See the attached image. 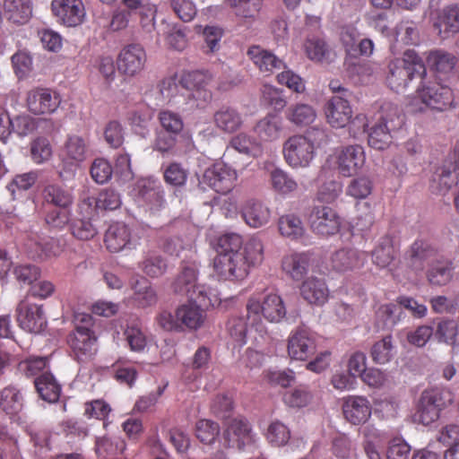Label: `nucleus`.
<instances>
[{
	"label": "nucleus",
	"mask_w": 459,
	"mask_h": 459,
	"mask_svg": "<svg viewBox=\"0 0 459 459\" xmlns=\"http://www.w3.org/2000/svg\"><path fill=\"white\" fill-rule=\"evenodd\" d=\"M198 265L186 264L172 282L177 294L186 295V302L178 307L176 316H202L217 302L215 291L198 281Z\"/></svg>",
	"instance_id": "nucleus-1"
},
{
	"label": "nucleus",
	"mask_w": 459,
	"mask_h": 459,
	"mask_svg": "<svg viewBox=\"0 0 459 459\" xmlns=\"http://www.w3.org/2000/svg\"><path fill=\"white\" fill-rule=\"evenodd\" d=\"M425 66L414 50L408 49L403 58H396L388 64L385 81L388 87L396 91H404L415 79L425 74Z\"/></svg>",
	"instance_id": "nucleus-2"
},
{
	"label": "nucleus",
	"mask_w": 459,
	"mask_h": 459,
	"mask_svg": "<svg viewBox=\"0 0 459 459\" xmlns=\"http://www.w3.org/2000/svg\"><path fill=\"white\" fill-rule=\"evenodd\" d=\"M454 102L452 90L438 82L423 83L415 95L408 99L406 108L409 112H423L426 108L446 110Z\"/></svg>",
	"instance_id": "nucleus-3"
},
{
	"label": "nucleus",
	"mask_w": 459,
	"mask_h": 459,
	"mask_svg": "<svg viewBox=\"0 0 459 459\" xmlns=\"http://www.w3.org/2000/svg\"><path fill=\"white\" fill-rule=\"evenodd\" d=\"M74 330L67 336V344L73 358L78 362H88L97 353V337L94 317H74Z\"/></svg>",
	"instance_id": "nucleus-4"
},
{
	"label": "nucleus",
	"mask_w": 459,
	"mask_h": 459,
	"mask_svg": "<svg viewBox=\"0 0 459 459\" xmlns=\"http://www.w3.org/2000/svg\"><path fill=\"white\" fill-rule=\"evenodd\" d=\"M453 394L448 389L431 388L423 391L412 416L413 421L428 426L436 421L440 411L453 403Z\"/></svg>",
	"instance_id": "nucleus-5"
},
{
	"label": "nucleus",
	"mask_w": 459,
	"mask_h": 459,
	"mask_svg": "<svg viewBox=\"0 0 459 459\" xmlns=\"http://www.w3.org/2000/svg\"><path fill=\"white\" fill-rule=\"evenodd\" d=\"M403 124V115L396 105L386 103L382 107L379 122L368 132V144L377 150L387 148L392 142L391 132Z\"/></svg>",
	"instance_id": "nucleus-6"
},
{
	"label": "nucleus",
	"mask_w": 459,
	"mask_h": 459,
	"mask_svg": "<svg viewBox=\"0 0 459 459\" xmlns=\"http://www.w3.org/2000/svg\"><path fill=\"white\" fill-rule=\"evenodd\" d=\"M242 244V238L237 233H225L218 238L213 269L221 279H232L233 268L237 266L235 261L241 250Z\"/></svg>",
	"instance_id": "nucleus-7"
},
{
	"label": "nucleus",
	"mask_w": 459,
	"mask_h": 459,
	"mask_svg": "<svg viewBox=\"0 0 459 459\" xmlns=\"http://www.w3.org/2000/svg\"><path fill=\"white\" fill-rule=\"evenodd\" d=\"M282 154L285 162L297 169L309 167L316 157V151L304 134H295L284 142Z\"/></svg>",
	"instance_id": "nucleus-8"
},
{
	"label": "nucleus",
	"mask_w": 459,
	"mask_h": 459,
	"mask_svg": "<svg viewBox=\"0 0 459 459\" xmlns=\"http://www.w3.org/2000/svg\"><path fill=\"white\" fill-rule=\"evenodd\" d=\"M366 161L364 148L360 145H349L334 152L328 162L343 177H351L360 170Z\"/></svg>",
	"instance_id": "nucleus-9"
},
{
	"label": "nucleus",
	"mask_w": 459,
	"mask_h": 459,
	"mask_svg": "<svg viewBox=\"0 0 459 459\" xmlns=\"http://www.w3.org/2000/svg\"><path fill=\"white\" fill-rule=\"evenodd\" d=\"M264 260V245L257 237L250 238L236 258L231 280H243L252 267L259 265Z\"/></svg>",
	"instance_id": "nucleus-10"
},
{
	"label": "nucleus",
	"mask_w": 459,
	"mask_h": 459,
	"mask_svg": "<svg viewBox=\"0 0 459 459\" xmlns=\"http://www.w3.org/2000/svg\"><path fill=\"white\" fill-rule=\"evenodd\" d=\"M131 195L139 205L152 211L159 210L165 202L162 186L152 177L138 179L131 190Z\"/></svg>",
	"instance_id": "nucleus-11"
},
{
	"label": "nucleus",
	"mask_w": 459,
	"mask_h": 459,
	"mask_svg": "<svg viewBox=\"0 0 459 459\" xmlns=\"http://www.w3.org/2000/svg\"><path fill=\"white\" fill-rule=\"evenodd\" d=\"M203 80L204 74L197 71L187 72L181 76L180 84L187 91L184 110L204 108L210 102L212 93L202 85Z\"/></svg>",
	"instance_id": "nucleus-12"
},
{
	"label": "nucleus",
	"mask_w": 459,
	"mask_h": 459,
	"mask_svg": "<svg viewBox=\"0 0 459 459\" xmlns=\"http://www.w3.org/2000/svg\"><path fill=\"white\" fill-rule=\"evenodd\" d=\"M384 20L380 16V22L377 25L378 30L389 38L390 49L393 54L399 51L400 45H415L419 41V31L413 22L403 21L397 24L391 32L385 24H382Z\"/></svg>",
	"instance_id": "nucleus-13"
},
{
	"label": "nucleus",
	"mask_w": 459,
	"mask_h": 459,
	"mask_svg": "<svg viewBox=\"0 0 459 459\" xmlns=\"http://www.w3.org/2000/svg\"><path fill=\"white\" fill-rule=\"evenodd\" d=\"M237 172L223 162H217L205 169L203 182L218 193L226 194L235 186Z\"/></svg>",
	"instance_id": "nucleus-14"
},
{
	"label": "nucleus",
	"mask_w": 459,
	"mask_h": 459,
	"mask_svg": "<svg viewBox=\"0 0 459 459\" xmlns=\"http://www.w3.org/2000/svg\"><path fill=\"white\" fill-rule=\"evenodd\" d=\"M287 351L291 359H308L316 351L315 334L308 329L299 328L290 335Z\"/></svg>",
	"instance_id": "nucleus-15"
},
{
	"label": "nucleus",
	"mask_w": 459,
	"mask_h": 459,
	"mask_svg": "<svg viewBox=\"0 0 459 459\" xmlns=\"http://www.w3.org/2000/svg\"><path fill=\"white\" fill-rule=\"evenodd\" d=\"M51 10L57 22L67 27L82 24L86 16L82 0H52Z\"/></svg>",
	"instance_id": "nucleus-16"
},
{
	"label": "nucleus",
	"mask_w": 459,
	"mask_h": 459,
	"mask_svg": "<svg viewBox=\"0 0 459 459\" xmlns=\"http://www.w3.org/2000/svg\"><path fill=\"white\" fill-rule=\"evenodd\" d=\"M25 247L32 257L48 259L58 256L65 249V241L30 232Z\"/></svg>",
	"instance_id": "nucleus-17"
},
{
	"label": "nucleus",
	"mask_w": 459,
	"mask_h": 459,
	"mask_svg": "<svg viewBox=\"0 0 459 459\" xmlns=\"http://www.w3.org/2000/svg\"><path fill=\"white\" fill-rule=\"evenodd\" d=\"M61 103L60 95L49 89L36 88L27 93L26 105L34 115L52 114Z\"/></svg>",
	"instance_id": "nucleus-18"
},
{
	"label": "nucleus",
	"mask_w": 459,
	"mask_h": 459,
	"mask_svg": "<svg viewBox=\"0 0 459 459\" xmlns=\"http://www.w3.org/2000/svg\"><path fill=\"white\" fill-rule=\"evenodd\" d=\"M310 228L317 235L327 237L336 234L341 220L334 210L328 206H316L310 214Z\"/></svg>",
	"instance_id": "nucleus-19"
},
{
	"label": "nucleus",
	"mask_w": 459,
	"mask_h": 459,
	"mask_svg": "<svg viewBox=\"0 0 459 459\" xmlns=\"http://www.w3.org/2000/svg\"><path fill=\"white\" fill-rule=\"evenodd\" d=\"M146 59L141 45L129 44L121 49L117 56V69L126 76H135L143 70Z\"/></svg>",
	"instance_id": "nucleus-20"
},
{
	"label": "nucleus",
	"mask_w": 459,
	"mask_h": 459,
	"mask_svg": "<svg viewBox=\"0 0 459 459\" xmlns=\"http://www.w3.org/2000/svg\"><path fill=\"white\" fill-rule=\"evenodd\" d=\"M105 244L111 252L131 250L136 247L138 239L132 234L131 229L125 223L111 224L105 234Z\"/></svg>",
	"instance_id": "nucleus-21"
},
{
	"label": "nucleus",
	"mask_w": 459,
	"mask_h": 459,
	"mask_svg": "<svg viewBox=\"0 0 459 459\" xmlns=\"http://www.w3.org/2000/svg\"><path fill=\"white\" fill-rule=\"evenodd\" d=\"M247 309L253 316H286L283 301L275 293L266 294L263 302L260 294L253 295L247 301Z\"/></svg>",
	"instance_id": "nucleus-22"
},
{
	"label": "nucleus",
	"mask_w": 459,
	"mask_h": 459,
	"mask_svg": "<svg viewBox=\"0 0 459 459\" xmlns=\"http://www.w3.org/2000/svg\"><path fill=\"white\" fill-rule=\"evenodd\" d=\"M224 443L229 447L242 449L254 442L248 421L242 418L231 420L223 432Z\"/></svg>",
	"instance_id": "nucleus-23"
},
{
	"label": "nucleus",
	"mask_w": 459,
	"mask_h": 459,
	"mask_svg": "<svg viewBox=\"0 0 459 459\" xmlns=\"http://www.w3.org/2000/svg\"><path fill=\"white\" fill-rule=\"evenodd\" d=\"M344 418L353 425H361L368 421L372 413L368 399L361 395H349L343 399Z\"/></svg>",
	"instance_id": "nucleus-24"
},
{
	"label": "nucleus",
	"mask_w": 459,
	"mask_h": 459,
	"mask_svg": "<svg viewBox=\"0 0 459 459\" xmlns=\"http://www.w3.org/2000/svg\"><path fill=\"white\" fill-rule=\"evenodd\" d=\"M459 179V148H455L454 161L447 160L437 169L432 179V187L446 192L455 186Z\"/></svg>",
	"instance_id": "nucleus-25"
},
{
	"label": "nucleus",
	"mask_w": 459,
	"mask_h": 459,
	"mask_svg": "<svg viewBox=\"0 0 459 459\" xmlns=\"http://www.w3.org/2000/svg\"><path fill=\"white\" fill-rule=\"evenodd\" d=\"M325 115L333 127L342 128L351 121L352 110L344 97L336 95L328 101Z\"/></svg>",
	"instance_id": "nucleus-26"
},
{
	"label": "nucleus",
	"mask_w": 459,
	"mask_h": 459,
	"mask_svg": "<svg viewBox=\"0 0 459 459\" xmlns=\"http://www.w3.org/2000/svg\"><path fill=\"white\" fill-rule=\"evenodd\" d=\"M63 153L65 161L78 167L91 154L88 139L77 134L69 135L65 143Z\"/></svg>",
	"instance_id": "nucleus-27"
},
{
	"label": "nucleus",
	"mask_w": 459,
	"mask_h": 459,
	"mask_svg": "<svg viewBox=\"0 0 459 459\" xmlns=\"http://www.w3.org/2000/svg\"><path fill=\"white\" fill-rule=\"evenodd\" d=\"M24 405V397L21 388L15 385H8L0 390V409L10 419L19 418Z\"/></svg>",
	"instance_id": "nucleus-28"
},
{
	"label": "nucleus",
	"mask_w": 459,
	"mask_h": 459,
	"mask_svg": "<svg viewBox=\"0 0 459 459\" xmlns=\"http://www.w3.org/2000/svg\"><path fill=\"white\" fill-rule=\"evenodd\" d=\"M312 256L308 253H291L283 256L282 271L293 281H301L308 273Z\"/></svg>",
	"instance_id": "nucleus-29"
},
{
	"label": "nucleus",
	"mask_w": 459,
	"mask_h": 459,
	"mask_svg": "<svg viewBox=\"0 0 459 459\" xmlns=\"http://www.w3.org/2000/svg\"><path fill=\"white\" fill-rule=\"evenodd\" d=\"M241 214L245 222L255 229L266 225L271 219L270 208L255 199H250L245 203Z\"/></svg>",
	"instance_id": "nucleus-30"
},
{
	"label": "nucleus",
	"mask_w": 459,
	"mask_h": 459,
	"mask_svg": "<svg viewBox=\"0 0 459 459\" xmlns=\"http://www.w3.org/2000/svg\"><path fill=\"white\" fill-rule=\"evenodd\" d=\"M300 294L309 304L323 306L328 299L329 289L324 279L311 276L302 282Z\"/></svg>",
	"instance_id": "nucleus-31"
},
{
	"label": "nucleus",
	"mask_w": 459,
	"mask_h": 459,
	"mask_svg": "<svg viewBox=\"0 0 459 459\" xmlns=\"http://www.w3.org/2000/svg\"><path fill=\"white\" fill-rule=\"evenodd\" d=\"M367 255L355 248H342L333 254L331 264L336 272H347L360 267Z\"/></svg>",
	"instance_id": "nucleus-32"
},
{
	"label": "nucleus",
	"mask_w": 459,
	"mask_h": 459,
	"mask_svg": "<svg viewBox=\"0 0 459 459\" xmlns=\"http://www.w3.org/2000/svg\"><path fill=\"white\" fill-rule=\"evenodd\" d=\"M434 26L443 39L459 32V5L451 4L440 10Z\"/></svg>",
	"instance_id": "nucleus-33"
},
{
	"label": "nucleus",
	"mask_w": 459,
	"mask_h": 459,
	"mask_svg": "<svg viewBox=\"0 0 459 459\" xmlns=\"http://www.w3.org/2000/svg\"><path fill=\"white\" fill-rule=\"evenodd\" d=\"M247 55L262 73L271 74L274 70H279L285 66L284 62L281 58L259 46L250 47Z\"/></svg>",
	"instance_id": "nucleus-34"
},
{
	"label": "nucleus",
	"mask_w": 459,
	"mask_h": 459,
	"mask_svg": "<svg viewBox=\"0 0 459 459\" xmlns=\"http://www.w3.org/2000/svg\"><path fill=\"white\" fill-rule=\"evenodd\" d=\"M213 122L220 131L232 134L241 127L243 119L236 108L223 106L213 114Z\"/></svg>",
	"instance_id": "nucleus-35"
},
{
	"label": "nucleus",
	"mask_w": 459,
	"mask_h": 459,
	"mask_svg": "<svg viewBox=\"0 0 459 459\" xmlns=\"http://www.w3.org/2000/svg\"><path fill=\"white\" fill-rule=\"evenodd\" d=\"M134 290L132 300L139 307L152 306L157 301V295L149 281L144 277H134L131 280Z\"/></svg>",
	"instance_id": "nucleus-36"
},
{
	"label": "nucleus",
	"mask_w": 459,
	"mask_h": 459,
	"mask_svg": "<svg viewBox=\"0 0 459 459\" xmlns=\"http://www.w3.org/2000/svg\"><path fill=\"white\" fill-rule=\"evenodd\" d=\"M282 126L283 121L279 115L268 114L256 123L255 132L260 140L271 142L280 137Z\"/></svg>",
	"instance_id": "nucleus-37"
},
{
	"label": "nucleus",
	"mask_w": 459,
	"mask_h": 459,
	"mask_svg": "<svg viewBox=\"0 0 459 459\" xmlns=\"http://www.w3.org/2000/svg\"><path fill=\"white\" fill-rule=\"evenodd\" d=\"M6 18L15 24H25L32 16L31 0H4Z\"/></svg>",
	"instance_id": "nucleus-38"
},
{
	"label": "nucleus",
	"mask_w": 459,
	"mask_h": 459,
	"mask_svg": "<svg viewBox=\"0 0 459 459\" xmlns=\"http://www.w3.org/2000/svg\"><path fill=\"white\" fill-rule=\"evenodd\" d=\"M304 52L308 59L317 63L331 62L334 56L325 39L316 36L309 37L305 40Z\"/></svg>",
	"instance_id": "nucleus-39"
},
{
	"label": "nucleus",
	"mask_w": 459,
	"mask_h": 459,
	"mask_svg": "<svg viewBox=\"0 0 459 459\" xmlns=\"http://www.w3.org/2000/svg\"><path fill=\"white\" fill-rule=\"evenodd\" d=\"M458 62V58L444 50L431 51L428 56V64L438 76L449 75Z\"/></svg>",
	"instance_id": "nucleus-40"
},
{
	"label": "nucleus",
	"mask_w": 459,
	"mask_h": 459,
	"mask_svg": "<svg viewBox=\"0 0 459 459\" xmlns=\"http://www.w3.org/2000/svg\"><path fill=\"white\" fill-rule=\"evenodd\" d=\"M34 385L42 400L50 403L58 401L61 394V385L56 382L52 374H41L35 379Z\"/></svg>",
	"instance_id": "nucleus-41"
},
{
	"label": "nucleus",
	"mask_w": 459,
	"mask_h": 459,
	"mask_svg": "<svg viewBox=\"0 0 459 459\" xmlns=\"http://www.w3.org/2000/svg\"><path fill=\"white\" fill-rule=\"evenodd\" d=\"M270 184L274 192L289 195L299 188L298 182L287 171L275 168L270 171Z\"/></svg>",
	"instance_id": "nucleus-42"
},
{
	"label": "nucleus",
	"mask_w": 459,
	"mask_h": 459,
	"mask_svg": "<svg viewBox=\"0 0 459 459\" xmlns=\"http://www.w3.org/2000/svg\"><path fill=\"white\" fill-rule=\"evenodd\" d=\"M278 228L284 238L297 240L305 234V227L301 218L295 213L281 215L278 221Z\"/></svg>",
	"instance_id": "nucleus-43"
},
{
	"label": "nucleus",
	"mask_w": 459,
	"mask_h": 459,
	"mask_svg": "<svg viewBox=\"0 0 459 459\" xmlns=\"http://www.w3.org/2000/svg\"><path fill=\"white\" fill-rule=\"evenodd\" d=\"M286 118L297 126H306L312 124L316 118L315 108L305 103L291 105L286 111Z\"/></svg>",
	"instance_id": "nucleus-44"
},
{
	"label": "nucleus",
	"mask_w": 459,
	"mask_h": 459,
	"mask_svg": "<svg viewBox=\"0 0 459 459\" xmlns=\"http://www.w3.org/2000/svg\"><path fill=\"white\" fill-rule=\"evenodd\" d=\"M204 317H158V324L166 331L184 332L196 330L204 324Z\"/></svg>",
	"instance_id": "nucleus-45"
},
{
	"label": "nucleus",
	"mask_w": 459,
	"mask_h": 459,
	"mask_svg": "<svg viewBox=\"0 0 459 459\" xmlns=\"http://www.w3.org/2000/svg\"><path fill=\"white\" fill-rule=\"evenodd\" d=\"M263 0H224L234 14L240 20H253L259 13Z\"/></svg>",
	"instance_id": "nucleus-46"
},
{
	"label": "nucleus",
	"mask_w": 459,
	"mask_h": 459,
	"mask_svg": "<svg viewBox=\"0 0 459 459\" xmlns=\"http://www.w3.org/2000/svg\"><path fill=\"white\" fill-rule=\"evenodd\" d=\"M42 198L45 203L61 209H67L73 203L71 193L58 185L46 186L42 191Z\"/></svg>",
	"instance_id": "nucleus-47"
},
{
	"label": "nucleus",
	"mask_w": 459,
	"mask_h": 459,
	"mask_svg": "<svg viewBox=\"0 0 459 459\" xmlns=\"http://www.w3.org/2000/svg\"><path fill=\"white\" fill-rule=\"evenodd\" d=\"M230 145L240 153L257 158L263 153V147L260 143L247 134H238L234 136Z\"/></svg>",
	"instance_id": "nucleus-48"
},
{
	"label": "nucleus",
	"mask_w": 459,
	"mask_h": 459,
	"mask_svg": "<svg viewBox=\"0 0 459 459\" xmlns=\"http://www.w3.org/2000/svg\"><path fill=\"white\" fill-rule=\"evenodd\" d=\"M383 314L385 316H392L397 313L398 308H401L402 314H411L414 316H425L427 313V307L423 304H420L412 298L402 297L399 299V305H385L383 307Z\"/></svg>",
	"instance_id": "nucleus-49"
},
{
	"label": "nucleus",
	"mask_w": 459,
	"mask_h": 459,
	"mask_svg": "<svg viewBox=\"0 0 459 459\" xmlns=\"http://www.w3.org/2000/svg\"><path fill=\"white\" fill-rule=\"evenodd\" d=\"M453 269V264L448 260L436 261L429 270V281L435 285H445L451 280Z\"/></svg>",
	"instance_id": "nucleus-50"
},
{
	"label": "nucleus",
	"mask_w": 459,
	"mask_h": 459,
	"mask_svg": "<svg viewBox=\"0 0 459 459\" xmlns=\"http://www.w3.org/2000/svg\"><path fill=\"white\" fill-rule=\"evenodd\" d=\"M392 239L388 236L380 238L378 244L372 252V261L381 268L390 264L393 260Z\"/></svg>",
	"instance_id": "nucleus-51"
},
{
	"label": "nucleus",
	"mask_w": 459,
	"mask_h": 459,
	"mask_svg": "<svg viewBox=\"0 0 459 459\" xmlns=\"http://www.w3.org/2000/svg\"><path fill=\"white\" fill-rule=\"evenodd\" d=\"M220 434V426L211 420H199L195 424V436L205 445L212 444Z\"/></svg>",
	"instance_id": "nucleus-52"
},
{
	"label": "nucleus",
	"mask_w": 459,
	"mask_h": 459,
	"mask_svg": "<svg viewBox=\"0 0 459 459\" xmlns=\"http://www.w3.org/2000/svg\"><path fill=\"white\" fill-rule=\"evenodd\" d=\"M126 449L124 440L118 439L114 443L107 437H97L95 442V452L100 459H107L110 455L122 454Z\"/></svg>",
	"instance_id": "nucleus-53"
},
{
	"label": "nucleus",
	"mask_w": 459,
	"mask_h": 459,
	"mask_svg": "<svg viewBox=\"0 0 459 459\" xmlns=\"http://www.w3.org/2000/svg\"><path fill=\"white\" fill-rule=\"evenodd\" d=\"M30 153L34 163L42 164L51 158L52 146L47 138L38 137L30 143Z\"/></svg>",
	"instance_id": "nucleus-54"
},
{
	"label": "nucleus",
	"mask_w": 459,
	"mask_h": 459,
	"mask_svg": "<svg viewBox=\"0 0 459 459\" xmlns=\"http://www.w3.org/2000/svg\"><path fill=\"white\" fill-rule=\"evenodd\" d=\"M370 355L375 363L385 364L389 362L394 355L391 336H385L377 342L371 348Z\"/></svg>",
	"instance_id": "nucleus-55"
},
{
	"label": "nucleus",
	"mask_w": 459,
	"mask_h": 459,
	"mask_svg": "<svg viewBox=\"0 0 459 459\" xmlns=\"http://www.w3.org/2000/svg\"><path fill=\"white\" fill-rule=\"evenodd\" d=\"M158 118L161 127L170 134H178L184 128V122L181 116L169 109H162L159 112Z\"/></svg>",
	"instance_id": "nucleus-56"
},
{
	"label": "nucleus",
	"mask_w": 459,
	"mask_h": 459,
	"mask_svg": "<svg viewBox=\"0 0 459 459\" xmlns=\"http://www.w3.org/2000/svg\"><path fill=\"white\" fill-rule=\"evenodd\" d=\"M178 92V85L176 79L172 77L164 79L158 86L159 97L157 98L156 105L163 103L179 104V101L177 100Z\"/></svg>",
	"instance_id": "nucleus-57"
},
{
	"label": "nucleus",
	"mask_w": 459,
	"mask_h": 459,
	"mask_svg": "<svg viewBox=\"0 0 459 459\" xmlns=\"http://www.w3.org/2000/svg\"><path fill=\"white\" fill-rule=\"evenodd\" d=\"M266 437L273 446H281L290 438V431L286 425L275 420L269 425Z\"/></svg>",
	"instance_id": "nucleus-58"
},
{
	"label": "nucleus",
	"mask_w": 459,
	"mask_h": 459,
	"mask_svg": "<svg viewBox=\"0 0 459 459\" xmlns=\"http://www.w3.org/2000/svg\"><path fill=\"white\" fill-rule=\"evenodd\" d=\"M371 180L366 177L352 179L346 187V195L355 199H365L372 192Z\"/></svg>",
	"instance_id": "nucleus-59"
},
{
	"label": "nucleus",
	"mask_w": 459,
	"mask_h": 459,
	"mask_svg": "<svg viewBox=\"0 0 459 459\" xmlns=\"http://www.w3.org/2000/svg\"><path fill=\"white\" fill-rule=\"evenodd\" d=\"M111 411L110 405L101 399L92 400L84 403V415L89 418L105 421ZM107 424L104 422V427Z\"/></svg>",
	"instance_id": "nucleus-60"
},
{
	"label": "nucleus",
	"mask_w": 459,
	"mask_h": 459,
	"mask_svg": "<svg viewBox=\"0 0 459 459\" xmlns=\"http://www.w3.org/2000/svg\"><path fill=\"white\" fill-rule=\"evenodd\" d=\"M124 334L132 351L141 352L146 347V336L139 326L135 325H127Z\"/></svg>",
	"instance_id": "nucleus-61"
},
{
	"label": "nucleus",
	"mask_w": 459,
	"mask_h": 459,
	"mask_svg": "<svg viewBox=\"0 0 459 459\" xmlns=\"http://www.w3.org/2000/svg\"><path fill=\"white\" fill-rule=\"evenodd\" d=\"M175 14L184 22H191L196 15L197 9L193 0H169Z\"/></svg>",
	"instance_id": "nucleus-62"
},
{
	"label": "nucleus",
	"mask_w": 459,
	"mask_h": 459,
	"mask_svg": "<svg viewBox=\"0 0 459 459\" xmlns=\"http://www.w3.org/2000/svg\"><path fill=\"white\" fill-rule=\"evenodd\" d=\"M92 202H95L97 209L111 211L119 208L122 204L120 195L114 189L103 190Z\"/></svg>",
	"instance_id": "nucleus-63"
},
{
	"label": "nucleus",
	"mask_w": 459,
	"mask_h": 459,
	"mask_svg": "<svg viewBox=\"0 0 459 459\" xmlns=\"http://www.w3.org/2000/svg\"><path fill=\"white\" fill-rule=\"evenodd\" d=\"M167 264L160 255L152 253L149 254L142 264L143 271L151 277H158L166 271Z\"/></svg>",
	"instance_id": "nucleus-64"
}]
</instances>
